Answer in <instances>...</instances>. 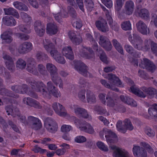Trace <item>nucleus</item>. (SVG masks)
Listing matches in <instances>:
<instances>
[{
  "mask_svg": "<svg viewBox=\"0 0 157 157\" xmlns=\"http://www.w3.org/2000/svg\"><path fill=\"white\" fill-rule=\"evenodd\" d=\"M48 92L45 90V85L41 82L37 87V91L41 92L44 98L49 99L52 95L55 97H58L60 96V93L58 90L54 86L51 82L47 83Z\"/></svg>",
  "mask_w": 157,
  "mask_h": 157,
  "instance_id": "f257e3e1",
  "label": "nucleus"
},
{
  "mask_svg": "<svg viewBox=\"0 0 157 157\" xmlns=\"http://www.w3.org/2000/svg\"><path fill=\"white\" fill-rule=\"evenodd\" d=\"M106 78L109 80L108 83L105 80H101L100 82L105 87L113 90L118 91V90L115 88V86L121 87L122 83L119 78L112 73L107 74Z\"/></svg>",
  "mask_w": 157,
  "mask_h": 157,
  "instance_id": "f03ea898",
  "label": "nucleus"
},
{
  "mask_svg": "<svg viewBox=\"0 0 157 157\" xmlns=\"http://www.w3.org/2000/svg\"><path fill=\"white\" fill-rule=\"evenodd\" d=\"M44 47L48 51H50V53L56 61L58 62L63 64L65 63V60L63 57L60 56L57 51L55 49L54 46L48 40H46L44 43Z\"/></svg>",
  "mask_w": 157,
  "mask_h": 157,
  "instance_id": "7ed1b4c3",
  "label": "nucleus"
},
{
  "mask_svg": "<svg viewBox=\"0 0 157 157\" xmlns=\"http://www.w3.org/2000/svg\"><path fill=\"white\" fill-rule=\"evenodd\" d=\"M46 68L50 72L53 82L56 85L58 84L59 87L62 88L63 84L61 79L58 77L55 67L52 64L48 63L46 65Z\"/></svg>",
  "mask_w": 157,
  "mask_h": 157,
  "instance_id": "20e7f679",
  "label": "nucleus"
},
{
  "mask_svg": "<svg viewBox=\"0 0 157 157\" xmlns=\"http://www.w3.org/2000/svg\"><path fill=\"white\" fill-rule=\"evenodd\" d=\"M75 118L74 124L77 128L88 133H94V130L90 124L87 122L81 123L79 120L75 117Z\"/></svg>",
  "mask_w": 157,
  "mask_h": 157,
  "instance_id": "39448f33",
  "label": "nucleus"
},
{
  "mask_svg": "<svg viewBox=\"0 0 157 157\" xmlns=\"http://www.w3.org/2000/svg\"><path fill=\"white\" fill-rule=\"evenodd\" d=\"M133 39L131 35L128 37L130 42L134 48L139 50L143 49V40L142 38L137 34H133Z\"/></svg>",
  "mask_w": 157,
  "mask_h": 157,
  "instance_id": "423d86ee",
  "label": "nucleus"
},
{
  "mask_svg": "<svg viewBox=\"0 0 157 157\" xmlns=\"http://www.w3.org/2000/svg\"><path fill=\"white\" fill-rule=\"evenodd\" d=\"M124 124L122 125V122L121 121L117 122L116 126L118 131L122 133H124L127 130H132L133 129L130 120L126 119L124 121Z\"/></svg>",
  "mask_w": 157,
  "mask_h": 157,
  "instance_id": "0eeeda50",
  "label": "nucleus"
},
{
  "mask_svg": "<svg viewBox=\"0 0 157 157\" xmlns=\"http://www.w3.org/2000/svg\"><path fill=\"white\" fill-rule=\"evenodd\" d=\"M71 108L72 110H74L76 115L79 117L88 120L91 119V116L86 109L79 107L77 105H73Z\"/></svg>",
  "mask_w": 157,
  "mask_h": 157,
  "instance_id": "6e6552de",
  "label": "nucleus"
},
{
  "mask_svg": "<svg viewBox=\"0 0 157 157\" xmlns=\"http://www.w3.org/2000/svg\"><path fill=\"white\" fill-rule=\"evenodd\" d=\"M44 122L45 128L49 132L53 133L57 131V125L55 121L52 119L47 118L44 120Z\"/></svg>",
  "mask_w": 157,
  "mask_h": 157,
  "instance_id": "1a4fd4ad",
  "label": "nucleus"
},
{
  "mask_svg": "<svg viewBox=\"0 0 157 157\" xmlns=\"http://www.w3.org/2000/svg\"><path fill=\"white\" fill-rule=\"evenodd\" d=\"M139 66L141 68H145L151 72H153L156 68L155 66L153 63L147 58L143 59V60L140 63Z\"/></svg>",
  "mask_w": 157,
  "mask_h": 157,
  "instance_id": "9d476101",
  "label": "nucleus"
},
{
  "mask_svg": "<svg viewBox=\"0 0 157 157\" xmlns=\"http://www.w3.org/2000/svg\"><path fill=\"white\" fill-rule=\"evenodd\" d=\"M99 44L107 51H110L112 46L109 39L105 36H101Z\"/></svg>",
  "mask_w": 157,
  "mask_h": 157,
  "instance_id": "9b49d317",
  "label": "nucleus"
},
{
  "mask_svg": "<svg viewBox=\"0 0 157 157\" xmlns=\"http://www.w3.org/2000/svg\"><path fill=\"white\" fill-rule=\"evenodd\" d=\"M52 108L55 112L60 116L65 117L67 115L64 107L59 103H54Z\"/></svg>",
  "mask_w": 157,
  "mask_h": 157,
  "instance_id": "f8f14e48",
  "label": "nucleus"
},
{
  "mask_svg": "<svg viewBox=\"0 0 157 157\" xmlns=\"http://www.w3.org/2000/svg\"><path fill=\"white\" fill-rule=\"evenodd\" d=\"M52 108L55 112L60 116L65 117L67 115L64 107L59 103H54Z\"/></svg>",
  "mask_w": 157,
  "mask_h": 157,
  "instance_id": "ddd939ff",
  "label": "nucleus"
},
{
  "mask_svg": "<svg viewBox=\"0 0 157 157\" xmlns=\"http://www.w3.org/2000/svg\"><path fill=\"white\" fill-rule=\"evenodd\" d=\"M128 81L130 85H132L130 87V91L140 97L144 98L146 97V95L143 92L140 90L135 85H133L134 82L131 79H128Z\"/></svg>",
  "mask_w": 157,
  "mask_h": 157,
  "instance_id": "4468645a",
  "label": "nucleus"
},
{
  "mask_svg": "<svg viewBox=\"0 0 157 157\" xmlns=\"http://www.w3.org/2000/svg\"><path fill=\"white\" fill-rule=\"evenodd\" d=\"M134 155L136 157H147V153L146 151L143 147L135 146L133 148Z\"/></svg>",
  "mask_w": 157,
  "mask_h": 157,
  "instance_id": "2eb2a0df",
  "label": "nucleus"
},
{
  "mask_svg": "<svg viewBox=\"0 0 157 157\" xmlns=\"http://www.w3.org/2000/svg\"><path fill=\"white\" fill-rule=\"evenodd\" d=\"M134 5L133 2L131 1L126 2L124 6L123 12L127 15L132 14L133 11Z\"/></svg>",
  "mask_w": 157,
  "mask_h": 157,
  "instance_id": "dca6fc26",
  "label": "nucleus"
},
{
  "mask_svg": "<svg viewBox=\"0 0 157 157\" xmlns=\"http://www.w3.org/2000/svg\"><path fill=\"white\" fill-rule=\"evenodd\" d=\"M75 68L80 73L86 76L88 72L87 71L86 67L83 63L78 61L75 62Z\"/></svg>",
  "mask_w": 157,
  "mask_h": 157,
  "instance_id": "f3484780",
  "label": "nucleus"
},
{
  "mask_svg": "<svg viewBox=\"0 0 157 157\" xmlns=\"http://www.w3.org/2000/svg\"><path fill=\"white\" fill-rule=\"evenodd\" d=\"M137 30L144 35L147 34V26L142 21H139L136 24Z\"/></svg>",
  "mask_w": 157,
  "mask_h": 157,
  "instance_id": "a211bd4d",
  "label": "nucleus"
},
{
  "mask_svg": "<svg viewBox=\"0 0 157 157\" xmlns=\"http://www.w3.org/2000/svg\"><path fill=\"white\" fill-rule=\"evenodd\" d=\"M63 54L67 58L70 59L74 58V55L72 50L70 46H65L64 47L62 51Z\"/></svg>",
  "mask_w": 157,
  "mask_h": 157,
  "instance_id": "6ab92c4d",
  "label": "nucleus"
},
{
  "mask_svg": "<svg viewBox=\"0 0 157 157\" xmlns=\"http://www.w3.org/2000/svg\"><path fill=\"white\" fill-rule=\"evenodd\" d=\"M99 30L105 33L109 31V29L106 21L101 17H99Z\"/></svg>",
  "mask_w": 157,
  "mask_h": 157,
  "instance_id": "aec40b11",
  "label": "nucleus"
},
{
  "mask_svg": "<svg viewBox=\"0 0 157 157\" xmlns=\"http://www.w3.org/2000/svg\"><path fill=\"white\" fill-rule=\"evenodd\" d=\"M113 155L114 157H129L128 153L121 148H117L114 150Z\"/></svg>",
  "mask_w": 157,
  "mask_h": 157,
  "instance_id": "412c9836",
  "label": "nucleus"
},
{
  "mask_svg": "<svg viewBox=\"0 0 157 157\" xmlns=\"http://www.w3.org/2000/svg\"><path fill=\"white\" fill-rule=\"evenodd\" d=\"M23 102L30 106H33L36 108H40L41 106L39 103L30 98H25L23 99Z\"/></svg>",
  "mask_w": 157,
  "mask_h": 157,
  "instance_id": "4be33fe9",
  "label": "nucleus"
},
{
  "mask_svg": "<svg viewBox=\"0 0 157 157\" xmlns=\"http://www.w3.org/2000/svg\"><path fill=\"white\" fill-rule=\"evenodd\" d=\"M28 120L29 122L33 124V128L35 130H37L41 127V122L38 118L30 116L28 117Z\"/></svg>",
  "mask_w": 157,
  "mask_h": 157,
  "instance_id": "5701e85b",
  "label": "nucleus"
},
{
  "mask_svg": "<svg viewBox=\"0 0 157 157\" xmlns=\"http://www.w3.org/2000/svg\"><path fill=\"white\" fill-rule=\"evenodd\" d=\"M32 48V44L30 42H25L21 45L18 48V52L21 53H24L27 50H30Z\"/></svg>",
  "mask_w": 157,
  "mask_h": 157,
  "instance_id": "b1692460",
  "label": "nucleus"
},
{
  "mask_svg": "<svg viewBox=\"0 0 157 157\" xmlns=\"http://www.w3.org/2000/svg\"><path fill=\"white\" fill-rule=\"evenodd\" d=\"M3 57L7 67L9 69H12L14 67L12 59L6 54H4Z\"/></svg>",
  "mask_w": 157,
  "mask_h": 157,
  "instance_id": "393cba45",
  "label": "nucleus"
},
{
  "mask_svg": "<svg viewBox=\"0 0 157 157\" xmlns=\"http://www.w3.org/2000/svg\"><path fill=\"white\" fill-rule=\"evenodd\" d=\"M139 16L142 19L147 20L150 18V13L149 11L146 9H142L138 12Z\"/></svg>",
  "mask_w": 157,
  "mask_h": 157,
  "instance_id": "a878e982",
  "label": "nucleus"
},
{
  "mask_svg": "<svg viewBox=\"0 0 157 157\" xmlns=\"http://www.w3.org/2000/svg\"><path fill=\"white\" fill-rule=\"evenodd\" d=\"M35 29L37 35L40 36H43L45 32V28L41 27L39 21L36 22L34 24Z\"/></svg>",
  "mask_w": 157,
  "mask_h": 157,
  "instance_id": "bb28decb",
  "label": "nucleus"
},
{
  "mask_svg": "<svg viewBox=\"0 0 157 157\" xmlns=\"http://www.w3.org/2000/svg\"><path fill=\"white\" fill-rule=\"evenodd\" d=\"M3 23L8 26H13L16 24V21L13 17L6 16L3 18Z\"/></svg>",
  "mask_w": 157,
  "mask_h": 157,
  "instance_id": "cd10ccee",
  "label": "nucleus"
},
{
  "mask_svg": "<svg viewBox=\"0 0 157 157\" xmlns=\"http://www.w3.org/2000/svg\"><path fill=\"white\" fill-rule=\"evenodd\" d=\"M57 27L53 24H48L47 27V32L50 35L54 34L57 32Z\"/></svg>",
  "mask_w": 157,
  "mask_h": 157,
  "instance_id": "c85d7f7f",
  "label": "nucleus"
},
{
  "mask_svg": "<svg viewBox=\"0 0 157 157\" xmlns=\"http://www.w3.org/2000/svg\"><path fill=\"white\" fill-rule=\"evenodd\" d=\"M114 94L113 92H109L108 93L106 99L107 100V105L110 107H113L115 103L114 101Z\"/></svg>",
  "mask_w": 157,
  "mask_h": 157,
  "instance_id": "c756f323",
  "label": "nucleus"
},
{
  "mask_svg": "<svg viewBox=\"0 0 157 157\" xmlns=\"http://www.w3.org/2000/svg\"><path fill=\"white\" fill-rule=\"evenodd\" d=\"M141 89L145 93L151 97H153L157 91L155 89L151 87L147 88L144 86L142 87Z\"/></svg>",
  "mask_w": 157,
  "mask_h": 157,
  "instance_id": "7c9ffc66",
  "label": "nucleus"
},
{
  "mask_svg": "<svg viewBox=\"0 0 157 157\" xmlns=\"http://www.w3.org/2000/svg\"><path fill=\"white\" fill-rule=\"evenodd\" d=\"M148 112L150 116L157 119V104H154L148 109Z\"/></svg>",
  "mask_w": 157,
  "mask_h": 157,
  "instance_id": "2f4dec72",
  "label": "nucleus"
},
{
  "mask_svg": "<svg viewBox=\"0 0 157 157\" xmlns=\"http://www.w3.org/2000/svg\"><path fill=\"white\" fill-rule=\"evenodd\" d=\"M113 44L117 50L122 55L124 54L123 48L121 44L116 40L114 39L112 41Z\"/></svg>",
  "mask_w": 157,
  "mask_h": 157,
  "instance_id": "473e14b6",
  "label": "nucleus"
},
{
  "mask_svg": "<svg viewBox=\"0 0 157 157\" xmlns=\"http://www.w3.org/2000/svg\"><path fill=\"white\" fill-rule=\"evenodd\" d=\"M68 36L71 40L73 42L75 43L76 44H79L82 41V38L80 36L78 38L75 37V33L73 32H70Z\"/></svg>",
  "mask_w": 157,
  "mask_h": 157,
  "instance_id": "72a5a7b5",
  "label": "nucleus"
},
{
  "mask_svg": "<svg viewBox=\"0 0 157 157\" xmlns=\"http://www.w3.org/2000/svg\"><path fill=\"white\" fill-rule=\"evenodd\" d=\"M5 14L7 15H12L17 18H18L19 15L16 10L12 8L4 9Z\"/></svg>",
  "mask_w": 157,
  "mask_h": 157,
  "instance_id": "f704fd0d",
  "label": "nucleus"
},
{
  "mask_svg": "<svg viewBox=\"0 0 157 157\" xmlns=\"http://www.w3.org/2000/svg\"><path fill=\"white\" fill-rule=\"evenodd\" d=\"M107 132L108 134V136H105L107 141L110 143H114L113 140L111 138H116L117 137V135L110 130H108Z\"/></svg>",
  "mask_w": 157,
  "mask_h": 157,
  "instance_id": "c9c22d12",
  "label": "nucleus"
},
{
  "mask_svg": "<svg viewBox=\"0 0 157 157\" xmlns=\"http://www.w3.org/2000/svg\"><path fill=\"white\" fill-rule=\"evenodd\" d=\"M13 5L16 9L26 11L28 10V7L22 3L18 2H15L13 3Z\"/></svg>",
  "mask_w": 157,
  "mask_h": 157,
  "instance_id": "e433bc0d",
  "label": "nucleus"
},
{
  "mask_svg": "<svg viewBox=\"0 0 157 157\" xmlns=\"http://www.w3.org/2000/svg\"><path fill=\"white\" fill-rule=\"evenodd\" d=\"M10 33L6 32L1 35V38L3 40V42L9 43L12 41V38L10 35Z\"/></svg>",
  "mask_w": 157,
  "mask_h": 157,
  "instance_id": "4c0bfd02",
  "label": "nucleus"
},
{
  "mask_svg": "<svg viewBox=\"0 0 157 157\" xmlns=\"http://www.w3.org/2000/svg\"><path fill=\"white\" fill-rule=\"evenodd\" d=\"M99 54L100 55V58L101 61L105 64L108 63L109 61L107 59L106 54L104 51L101 49H99Z\"/></svg>",
  "mask_w": 157,
  "mask_h": 157,
  "instance_id": "58836bf2",
  "label": "nucleus"
},
{
  "mask_svg": "<svg viewBox=\"0 0 157 157\" xmlns=\"http://www.w3.org/2000/svg\"><path fill=\"white\" fill-rule=\"evenodd\" d=\"M86 99L88 103H92L96 101V98L94 94L90 91H88L86 94Z\"/></svg>",
  "mask_w": 157,
  "mask_h": 157,
  "instance_id": "ea45409f",
  "label": "nucleus"
},
{
  "mask_svg": "<svg viewBox=\"0 0 157 157\" xmlns=\"http://www.w3.org/2000/svg\"><path fill=\"white\" fill-rule=\"evenodd\" d=\"M121 26L122 29L124 30H130L132 29L131 24L129 21H125L123 22Z\"/></svg>",
  "mask_w": 157,
  "mask_h": 157,
  "instance_id": "a19ab883",
  "label": "nucleus"
},
{
  "mask_svg": "<svg viewBox=\"0 0 157 157\" xmlns=\"http://www.w3.org/2000/svg\"><path fill=\"white\" fill-rule=\"evenodd\" d=\"M153 41L151 39H146L144 42L143 45V49L148 51L150 50V47Z\"/></svg>",
  "mask_w": 157,
  "mask_h": 157,
  "instance_id": "79ce46f5",
  "label": "nucleus"
},
{
  "mask_svg": "<svg viewBox=\"0 0 157 157\" xmlns=\"http://www.w3.org/2000/svg\"><path fill=\"white\" fill-rule=\"evenodd\" d=\"M144 130L145 134L150 137H153L155 135V132L149 127L145 128Z\"/></svg>",
  "mask_w": 157,
  "mask_h": 157,
  "instance_id": "37998d69",
  "label": "nucleus"
},
{
  "mask_svg": "<svg viewBox=\"0 0 157 157\" xmlns=\"http://www.w3.org/2000/svg\"><path fill=\"white\" fill-rule=\"evenodd\" d=\"M142 145L144 147L147 152L150 154H152L154 152V150L147 143L142 142L141 143Z\"/></svg>",
  "mask_w": 157,
  "mask_h": 157,
  "instance_id": "c03bdc74",
  "label": "nucleus"
},
{
  "mask_svg": "<svg viewBox=\"0 0 157 157\" xmlns=\"http://www.w3.org/2000/svg\"><path fill=\"white\" fill-rule=\"evenodd\" d=\"M29 28V25L26 26L21 25L19 26V29L20 31L26 33H29L30 32Z\"/></svg>",
  "mask_w": 157,
  "mask_h": 157,
  "instance_id": "a18cd8bd",
  "label": "nucleus"
},
{
  "mask_svg": "<svg viewBox=\"0 0 157 157\" xmlns=\"http://www.w3.org/2000/svg\"><path fill=\"white\" fill-rule=\"evenodd\" d=\"M150 49L152 54L157 56V44L153 41L150 47Z\"/></svg>",
  "mask_w": 157,
  "mask_h": 157,
  "instance_id": "49530a36",
  "label": "nucleus"
},
{
  "mask_svg": "<svg viewBox=\"0 0 157 157\" xmlns=\"http://www.w3.org/2000/svg\"><path fill=\"white\" fill-rule=\"evenodd\" d=\"M124 0H117L116 5H115V10L118 11L121 9L123 4Z\"/></svg>",
  "mask_w": 157,
  "mask_h": 157,
  "instance_id": "de8ad7c7",
  "label": "nucleus"
},
{
  "mask_svg": "<svg viewBox=\"0 0 157 157\" xmlns=\"http://www.w3.org/2000/svg\"><path fill=\"white\" fill-rule=\"evenodd\" d=\"M125 103L134 107L137 106V104L136 101L133 99L130 98L129 97L126 98V101Z\"/></svg>",
  "mask_w": 157,
  "mask_h": 157,
  "instance_id": "09e8293b",
  "label": "nucleus"
},
{
  "mask_svg": "<svg viewBox=\"0 0 157 157\" xmlns=\"http://www.w3.org/2000/svg\"><path fill=\"white\" fill-rule=\"evenodd\" d=\"M34 62H32V63L28 64L27 67V70L29 72L33 73L34 74H36L35 72V69L34 66Z\"/></svg>",
  "mask_w": 157,
  "mask_h": 157,
  "instance_id": "8fccbe9b",
  "label": "nucleus"
},
{
  "mask_svg": "<svg viewBox=\"0 0 157 157\" xmlns=\"http://www.w3.org/2000/svg\"><path fill=\"white\" fill-rule=\"evenodd\" d=\"M25 65L26 63L23 60L20 59L17 60L16 65L17 67L22 69L25 67Z\"/></svg>",
  "mask_w": 157,
  "mask_h": 157,
  "instance_id": "3c124183",
  "label": "nucleus"
},
{
  "mask_svg": "<svg viewBox=\"0 0 157 157\" xmlns=\"http://www.w3.org/2000/svg\"><path fill=\"white\" fill-rule=\"evenodd\" d=\"M72 129L71 126L68 125L63 124L61 128L62 132H69Z\"/></svg>",
  "mask_w": 157,
  "mask_h": 157,
  "instance_id": "603ef678",
  "label": "nucleus"
},
{
  "mask_svg": "<svg viewBox=\"0 0 157 157\" xmlns=\"http://www.w3.org/2000/svg\"><path fill=\"white\" fill-rule=\"evenodd\" d=\"M124 48L127 52L131 54L134 53V50L133 48L129 44H125L124 45Z\"/></svg>",
  "mask_w": 157,
  "mask_h": 157,
  "instance_id": "864d4df0",
  "label": "nucleus"
},
{
  "mask_svg": "<svg viewBox=\"0 0 157 157\" xmlns=\"http://www.w3.org/2000/svg\"><path fill=\"white\" fill-rule=\"evenodd\" d=\"M105 16L107 18V21L109 24H111L113 23V19L111 17V11L109 10L105 12Z\"/></svg>",
  "mask_w": 157,
  "mask_h": 157,
  "instance_id": "5fc2aeb1",
  "label": "nucleus"
},
{
  "mask_svg": "<svg viewBox=\"0 0 157 157\" xmlns=\"http://www.w3.org/2000/svg\"><path fill=\"white\" fill-rule=\"evenodd\" d=\"M75 141L78 143H82L86 141V139L84 136H78L76 137L75 139Z\"/></svg>",
  "mask_w": 157,
  "mask_h": 157,
  "instance_id": "6e6d98bb",
  "label": "nucleus"
},
{
  "mask_svg": "<svg viewBox=\"0 0 157 157\" xmlns=\"http://www.w3.org/2000/svg\"><path fill=\"white\" fill-rule=\"evenodd\" d=\"M21 15L22 19L27 22L30 21L31 20L30 17L25 13H21Z\"/></svg>",
  "mask_w": 157,
  "mask_h": 157,
  "instance_id": "4d7b16f0",
  "label": "nucleus"
},
{
  "mask_svg": "<svg viewBox=\"0 0 157 157\" xmlns=\"http://www.w3.org/2000/svg\"><path fill=\"white\" fill-rule=\"evenodd\" d=\"M15 35L17 37L22 40H26L28 39L29 38V37L27 35L21 34L19 33H16Z\"/></svg>",
  "mask_w": 157,
  "mask_h": 157,
  "instance_id": "13d9d810",
  "label": "nucleus"
},
{
  "mask_svg": "<svg viewBox=\"0 0 157 157\" xmlns=\"http://www.w3.org/2000/svg\"><path fill=\"white\" fill-rule=\"evenodd\" d=\"M85 90L80 91L78 94V97L79 99L82 101H85Z\"/></svg>",
  "mask_w": 157,
  "mask_h": 157,
  "instance_id": "bf43d9fd",
  "label": "nucleus"
},
{
  "mask_svg": "<svg viewBox=\"0 0 157 157\" xmlns=\"http://www.w3.org/2000/svg\"><path fill=\"white\" fill-rule=\"evenodd\" d=\"M116 69V67L114 66H111L106 67L104 68V71L106 73L112 72Z\"/></svg>",
  "mask_w": 157,
  "mask_h": 157,
  "instance_id": "052dcab7",
  "label": "nucleus"
},
{
  "mask_svg": "<svg viewBox=\"0 0 157 157\" xmlns=\"http://www.w3.org/2000/svg\"><path fill=\"white\" fill-rule=\"evenodd\" d=\"M99 148L104 151H108V149L106 147L104 144L101 142H99Z\"/></svg>",
  "mask_w": 157,
  "mask_h": 157,
  "instance_id": "680f3d73",
  "label": "nucleus"
},
{
  "mask_svg": "<svg viewBox=\"0 0 157 157\" xmlns=\"http://www.w3.org/2000/svg\"><path fill=\"white\" fill-rule=\"evenodd\" d=\"M87 4L86 5L87 9L89 10H91V9L94 7V4L91 0H88L86 1Z\"/></svg>",
  "mask_w": 157,
  "mask_h": 157,
  "instance_id": "e2e57ef3",
  "label": "nucleus"
},
{
  "mask_svg": "<svg viewBox=\"0 0 157 157\" xmlns=\"http://www.w3.org/2000/svg\"><path fill=\"white\" fill-rule=\"evenodd\" d=\"M73 26L77 29H79L82 26V24L80 20L76 21L73 23Z\"/></svg>",
  "mask_w": 157,
  "mask_h": 157,
  "instance_id": "0e129e2a",
  "label": "nucleus"
},
{
  "mask_svg": "<svg viewBox=\"0 0 157 157\" xmlns=\"http://www.w3.org/2000/svg\"><path fill=\"white\" fill-rule=\"evenodd\" d=\"M109 25L113 30L115 31H118L119 26L117 23H113H113L111 24H109Z\"/></svg>",
  "mask_w": 157,
  "mask_h": 157,
  "instance_id": "69168bd1",
  "label": "nucleus"
},
{
  "mask_svg": "<svg viewBox=\"0 0 157 157\" xmlns=\"http://www.w3.org/2000/svg\"><path fill=\"white\" fill-rule=\"evenodd\" d=\"M80 9L82 11H84L83 5L82 0H76Z\"/></svg>",
  "mask_w": 157,
  "mask_h": 157,
  "instance_id": "338daca9",
  "label": "nucleus"
},
{
  "mask_svg": "<svg viewBox=\"0 0 157 157\" xmlns=\"http://www.w3.org/2000/svg\"><path fill=\"white\" fill-rule=\"evenodd\" d=\"M99 98L101 102L103 104H105L106 102L105 95L101 94L99 95Z\"/></svg>",
  "mask_w": 157,
  "mask_h": 157,
  "instance_id": "774afa93",
  "label": "nucleus"
}]
</instances>
